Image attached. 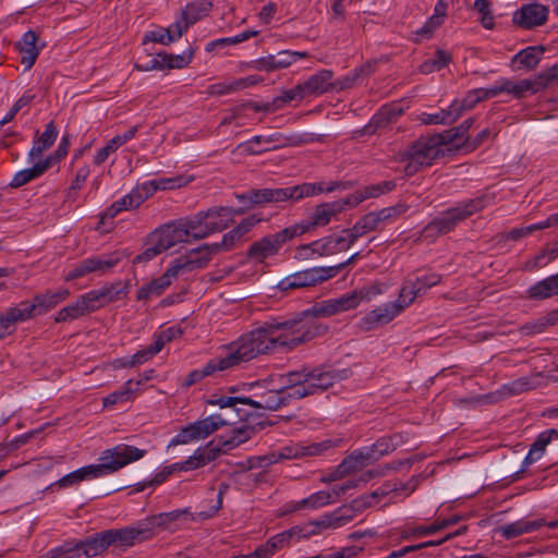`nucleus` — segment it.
<instances>
[{
	"label": "nucleus",
	"instance_id": "f257e3e1",
	"mask_svg": "<svg viewBox=\"0 0 558 558\" xmlns=\"http://www.w3.org/2000/svg\"><path fill=\"white\" fill-rule=\"evenodd\" d=\"M362 299L361 292L353 291L338 299L316 303L292 318H270L260 325L275 352H289L327 332L328 327L319 324L316 318L354 308Z\"/></svg>",
	"mask_w": 558,
	"mask_h": 558
},
{
	"label": "nucleus",
	"instance_id": "f03ea898",
	"mask_svg": "<svg viewBox=\"0 0 558 558\" xmlns=\"http://www.w3.org/2000/svg\"><path fill=\"white\" fill-rule=\"evenodd\" d=\"M262 325L241 336L233 342L226 356L210 360L202 369L192 371L184 380L190 387L217 371H226L260 354L275 353Z\"/></svg>",
	"mask_w": 558,
	"mask_h": 558
},
{
	"label": "nucleus",
	"instance_id": "7ed1b4c3",
	"mask_svg": "<svg viewBox=\"0 0 558 558\" xmlns=\"http://www.w3.org/2000/svg\"><path fill=\"white\" fill-rule=\"evenodd\" d=\"M146 450L134 446L120 444L113 448L106 449L99 457L100 463L89 464L75 470L63 477L57 484L60 487H68L89 478L101 477L114 473L123 466L142 459Z\"/></svg>",
	"mask_w": 558,
	"mask_h": 558
},
{
	"label": "nucleus",
	"instance_id": "20e7f679",
	"mask_svg": "<svg viewBox=\"0 0 558 558\" xmlns=\"http://www.w3.org/2000/svg\"><path fill=\"white\" fill-rule=\"evenodd\" d=\"M228 487L229 486L226 483H221L219 485L217 501L215 505H211L207 510L193 513L190 511L189 508L175 509L169 512H162L144 519L145 523H147L150 530V539L155 536L156 529L158 527L174 532L189 522L205 521L207 519L215 517L216 513L222 507L223 495L227 492Z\"/></svg>",
	"mask_w": 558,
	"mask_h": 558
},
{
	"label": "nucleus",
	"instance_id": "39448f33",
	"mask_svg": "<svg viewBox=\"0 0 558 558\" xmlns=\"http://www.w3.org/2000/svg\"><path fill=\"white\" fill-rule=\"evenodd\" d=\"M486 206L487 197L485 195L461 202L457 206L442 211L427 223L422 230V238L428 242H433L439 235H444L452 231L458 223L468 219Z\"/></svg>",
	"mask_w": 558,
	"mask_h": 558
},
{
	"label": "nucleus",
	"instance_id": "423d86ee",
	"mask_svg": "<svg viewBox=\"0 0 558 558\" xmlns=\"http://www.w3.org/2000/svg\"><path fill=\"white\" fill-rule=\"evenodd\" d=\"M320 191L314 185H292L277 189L250 190L246 193L236 194V199L245 204V211L254 206H260L268 203L300 202L303 198L313 196Z\"/></svg>",
	"mask_w": 558,
	"mask_h": 558
},
{
	"label": "nucleus",
	"instance_id": "0eeeda50",
	"mask_svg": "<svg viewBox=\"0 0 558 558\" xmlns=\"http://www.w3.org/2000/svg\"><path fill=\"white\" fill-rule=\"evenodd\" d=\"M444 146L436 134L427 137H420L405 150L400 153V160L407 162L404 173L408 177L414 175L423 167H428L442 153Z\"/></svg>",
	"mask_w": 558,
	"mask_h": 558
},
{
	"label": "nucleus",
	"instance_id": "6e6552de",
	"mask_svg": "<svg viewBox=\"0 0 558 558\" xmlns=\"http://www.w3.org/2000/svg\"><path fill=\"white\" fill-rule=\"evenodd\" d=\"M558 77V65L554 64L549 70L542 72L534 80H521L519 82L500 78L492 86L490 95L495 97L501 93H508L515 98H523L527 93L534 94L543 88L548 87Z\"/></svg>",
	"mask_w": 558,
	"mask_h": 558
},
{
	"label": "nucleus",
	"instance_id": "1a4fd4ad",
	"mask_svg": "<svg viewBox=\"0 0 558 558\" xmlns=\"http://www.w3.org/2000/svg\"><path fill=\"white\" fill-rule=\"evenodd\" d=\"M232 213L223 206L211 207L207 210H201L191 217L182 218V226L185 227L190 243L203 240L210 234L221 232L227 229L222 222H206L207 218H217L219 216H229Z\"/></svg>",
	"mask_w": 558,
	"mask_h": 558
},
{
	"label": "nucleus",
	"instance_id": "9d476101",
	"mask_svg": "<svg viewBox=\"0 0 558 558\" xmlns=\"http://www.w3.org/2000/svg\"><path fill=\"white\" fill-rule=\"evenodd\" d=\"M349 206L348 197L322 203L314 207L307 219L291 226L295 236H301L305 233L312 232L317 228L326 227L333 217L342 213Z\"/></svg>",
	"mask_w": 558,
	"mask_h": 558
},
{
	"label": "nucleus",
	"instance_id": "9b49d317",
	"mask_svg": "<svg viewBox=\"0 0 558 558\" xmlns=\"http://www.w3.org/2000/svg\"><path fill=\"white\" fill-rule=\"evenodd\" d=\"M227 424L228 420L222 417L221 414H214L195 421L182 427L179 433L170 440L169 447L187 445L205 439Z\"/></svg>",
	"mask_w": 558,
	"mask_h": 558
},
{
	"label": "nucleus",
	"instance_id": "f8f14e48",
	"mask_svg": "<svg viewBox=\"0 0 558 558\" xmlns=\"http://www.w3.org/2000/svg\"><path fill=\"white\" fill-rule=\"evenodd\" d=\"M295 238L291 226L286 227L279 232L265 235L254 241L246 252V257L251 260L263 263L266 258L275 256L286 243Z\"/></svg>",
	"mask_w": 558,
	"mask_h": 558
},
{
	"label": "nucleus",
	"instance_id": "ddd939ff",
	"mask_svg": "<svg viewBox=\"0 0 558 558\" xmlns=\"http://www.w3.org/2000/svg\"><path fill=\"white\" fill-rule=\"evenodd\" d=\"M332 445L331 440H324L310 445L292 444L279 449L278 451L270 452L259 458V460L264 462V465H269L282 460L319 456L330 449Z\"/></svg>",
	"mask_w": 558,
	"mask_h": 558
},
{
	"label": "nucleus",
	"instance_id": "4468645a",
	"mask_svg": "<svg viewBox=\"0 0 558 558\" xmlns=\"http://www.w3.org/2000/svg\"><path fill=\"white\" fill-rule=\"evenodd\" d=\"M110 546H119L123 549L150 539V530L144 520L122 529H110L104 531Z\"/></svg>",
	"mask_w": 558,
	"mask_h": 558
},
{
	"label": "nucleus",
	"instance_id": "2eb2a0df",
	"mask_svg": "<svg viewBox=\"0 0 558 558\" xmlns=\"http://www.w3.org/2000/svg\"><path fill=\"white\" fill-rule=\"evenodd\" d=\"M120 260L121 256L118 252L83 259L64 276V280L72 281L92 272L106 274L117 266Z\"/></svg>",
	"mask_w": 558,
	"mask_h": 558
},
{
	"label": "nucleus",
	"instance_id": "dca6fc26",
	"mask_svg": "<svg viewBox=\"0 0 558 558\" xmlns=\"http://www.w3.org/2000/svg\"><path fill=\"white\" fill-rule=\"evenodd\" d=\"M332 270L328 267H313L298 271L284 277L279 281L278 288L281 291L308 288L319 284L332 278Z\"/></svg>",
	"mask_w": 558,
	"mask_h": 558
},
{
	"label": "nucleus",
	"instance_id": "f3484780",
	"mask_svg": "<svg viewBox=\"0 0 558 558\" xmlns=\"http://www.w3.org/2000/svg\"><path fill=\"white\" fill-rule=\"evenodd\" d=\"M217 253H219L218 246L214 243L203 244L191 250L185 256L175 258L171 264L179 275H183L206 267L213 255Z\"/></svg>",
	"mask_w": 558,
	"mask_h": 558
},
{
	"label": "nucleus",
	"instance_id": "a211bd4d",
	"mask_svg": "<svg viewBox=\"0 0 558 558\" xmlns=\"http://www.w3.org/2000/svg\"><path fill=\"white\" fill-rule=\"evenodd\" d=\"M274 381L272 377L264 379L262 383L257 381L254 384H251V387L255 386H263L266 388L265 392H262L259 395H255L257 399H253L251 397H245V405L251 407L254 410L262 409L267 411H277L283 407H286L284 403V397L282 395L281 387L272 388L271 383Z\"/></svg>",
	"mask_w": 558,
	"mask_h": 558
},
{
	"label": "nucleus",
	"instance_id": "6ab92c4d",
	"mask_svg": "<svg viewBox=\"0 0 558 558\" xmlns=\"http://www.w3.org/2000/svg\"><path fill=\"white\" fill-rule=\"evenodd\" d=\"M69 294L70 292L68 289L47 291L43 294H36L32 303L21 302L19 305L24 314L25 319L27 320L53 308L57 304L65 300Z\"/></svg>",
	"mask_w": 558,
	"mask_h": 558
},
{
	"label": "nucleus",
	"instance_id": "aec40b11",
	"mask_svg": "<svg viewBox=\"0 0 558 558\" xmlns=\"http://www.w3.org/2000/svg\"><path fill=\"white\" fill-rule=\"evenodd\" d=\"M294 136H284L279 132L269 135H255L250 141L242 143L239 147L244 149L251 155H258L263 151L280 149L289 145H298Z\"/></svg>",
	"mask_w": 558,
	"mask_h": 558
},
{
	"label": "nucleus",
	"instance_id": "412c9836",
	"mask_svg": "<svg viewBox=\"0 0 558 558\" xmlns=\"http://www.w3.org/2000/svg\"><path fill=\"white\" fill-rule=\"evenodd\" d=\"M240 427L233 428L228 435L221 436L218 442L221 444L225 453L236 448L241 444H244L257 432L262 430L268 423L260 421L254 423V416L250 417L248 421Z\"/></svg>",
	"mask_w": 558,
	"mask_h": 558
},
{
	"label": "nucleus",
	"instance_id": "4be33fe9",
	"mask_svg": "<svg viewBox=\"0 0 558 558\" xmlns=\"http://www.w3.org/2000/svg\"><path fill=\"white\" fill-rule=\"evenodd\" d=\"M547 7L538 3L523 4L512 15V22L524 29L544 25L547 21Z\"/></svg>",
	"mask_w": 558,
	"mask_h": 558
},
{
	"label": "nucleus",
	"instance_id": "5701e85b",
	"mask_svg": "<svg viewBox=\"0 0 558 558\" xmlns=\"http://www.w3.org/2000/svg\"><path fill=\"white\" fill-rule=\"evenodd\" d=\"M352 375L351 369L342 368H313L308 369L310 388L313 392L327 390L333 384L348 379Z\"/></svg>",
	"mask_w": 558,
	"mask_h": 558
},
{
	"label": "nucleus",
	"instance_id": "b1692460",
	"mask_svg": "<svg viewBox=\"0 0 558 558\" xmlns=\"http://www.w3.org/2000/svg\"><path fill=\"white\" fill-rule=\"evenodd\" d=\"M179 276V272L173 269V265L171 264L160 277L150 280L146 284H143L137 290L136 299L138 301H147L153 296L161 295Z\"/></svg>",
	"mask_w": 558,
	"mask_h": 558
},
{
	"label": "nucleus",
	"instance_id": "393cba45",
	"mask_svg": "<svg viewBox=\"0 0 558 558\" xmlns=\"http://www.w3.org/2000/svg\"><path fill=\"white\" fill-rule=\"evenodd\" d=\"M153 239L158 240L165 251L178 243H190L182 219L163 226L153 232Z\"/></svg>",
	"mask_w": 558,
	"mask_h": 558
},
{
	"label": "nucleus",
	"instance_id": "a878e982",
	"mask_svg": "<svg viewBox=\"0 0 558 558\" xmlns=\"http://www.w3.org/2000/svg\"><path fill=\"white\" fill-rule=\"evenodd\" d=\"M147 193H143L138 189L133 190L121 199L112 203L107 210L100 216V223L104 225L106 219H113L120 211L137 208L147 198Z\"/></svg>",
	"mask_w": 558,
	"mask_h": 558
},
{
	"label": "nucleus",
	"instance_id": "bb28decb",
	"mask_svg": "<svg viewBox=\"0 0 558 558\" xmlns=\"http://www.w3.org/2000/svg\"><path fill=\"white\" fill-rule=\"evenodd\" d=\"M405 441L401 434H393L390 436H384L377 439L372 446L362 448L366 451L367 457L369 456V463L377 461L379 458L395 451L398 447L403 445Z\"/></svg>",
	"mask_w": 558,
	"mask_h": 558
},
{
	"label": "nucleus",
	"instance_id": "cd10ccee",
	"mask_svg": "<svg viewBox=\"0 0 558 558\" xmlns=\"http://www.w3.org/2000/svg\"><path fill=\"white\" fill-rule=\"evenodd\" d=\"M333 72L330 70H320L316 74L308 77V80L301 84L306 97L312 95H320L336 89L333 87L335 82H331Z\"/></svg>",
	"mask_w": 558,
	"mask_h": 558
},
{
	"label": "nucleus",
	"instance_id": "c85d7f7f",
	"mask_svg": "<svg viewBox=\"0 0 558 558\" xmlns=\"http://www.w3.org/2000/svg\"><path fill=\"white\" fill-rule=\"evenodd\" d=\"M37 40L38 37L36 33L34 31H28L16 44V48L21 53L20 62L22 65H24L25 71L32 69L39 54V48L36 45Z\"/></svg>",
	"mask_w": 558,
	"mask_h": 558
},
{
	"label": "nucleus",
	"instance_id": "c756f323",
	"mask_svg": "<svg viewBox=\"0 0 558 558\" xmlns=\"http://www.w3.org/2000/svg\"><path fill=\"white\" fill-rule=\"evenodd\" d=\"M400 307L401 306L398 307L395 302H390L371 311L363 318V322L366 325V329L369 330L379 325L388 324L402 312Z\"/></svg>",
	"mask_w": 558,
	"mask_h": 558
},
{
	"label": "nucleus",
	"instance_id": "7c9ffc66",
	"mask_svg": "<svg viewBox=\"0 0 558 558\" xmlns=\"http://www.w3.org/2000/svg\"><path fill=\"white\" fill-rule=\"evenodd\" d=\"M473 123L474 119L468 118L459 126L451 128L441 133H437L436 135L442 145H452L454 148H466V143L469 141L466 133Z\"/></svg>",
	"mask_w": 558,
	"mask_h": 558
},
{
	"label": "nucleus",
	"instance_id": "2f4dec72",
	"mask_svg": "<svg viewBox=\"0 0 558 558\" xmlns=\"http://www.w3.org/2000/svg\"><path fill=\"white\" fill-rule=\"evenodd\" d=\"M375 61H367L366 63L355 68L344 77L337 80L333 87L338 90L352 88L362 83L366 77L371 76L375 71Z\"/></svg>",
	"mask_w": 558,
	"mask_h": 558
},
{
	"label": "nucleus",
	"instance_id": "473e14b6",
	"mask_svg": "<svg viewBox=\"0 0 558 558\" xmlns=\"http://www.w3.org/2000/svg\"><path fill=\"white\" fill-rule=\"evenodd\" d=\"M393 105L381 107L369 120V122L360 130L354 131V136L372 135L378 129L385 128L395 120Z\"/></svg>",
	"mask_w": 558,
	"mask_h": 558
},
{
	"label": "nucleus",
	"instance_id": "72a5a7b5",
	"mask_svg": "<svg viewBox=\"0 0 558 558\" xmlns=\"http://www.w3.org/2000/svg\"><path fill=\"white\" fill-rule=\"evenodd\" d=\"M207 402L211 405H218L221 409H231L234 415L229 416V418L236 417L239 421H248V418L253 416V413L245 412L239 407L240 404L245 405V397L213 396Z\"/></svg>",
	"mask_w": 558,
	"mask_h": 558
},
{
	"label": "nucleus",
	"instance_id": "f704fd0d",
	"mask_svg": "<svg viewBox=\"0 0 558 558\" xmlns=\"http://www.w3.org/2000/svg\"><path fill=\"white\" fill-rule=\"evenodd\" d=\"M556 222H558V216L557 215H551L550 217H548L544 221H541V222H537V223H533V225H530V226H525V227L514 228V229H512L509 232L499 233L497 235V239H498V242L508 241V240L519 241L522 238L527 236V235L532 234L535 231H538V230L548 228L550 226H554Z\"/></svg>",
	"mask_w": 558,
	"mask_h": 558
},
{
	"label": "nucleus",
	"instance_id": "c9c22d12",
	"mask_svg": "<svg viewBox=\"0 0 558 558\" xmlns=\"http://www.w3.org/2000/svg\"><path fill=\"white\" fill-rule=\"evenodd\" d=\"M57 135V128L53 121H50L46 124L44 133L37 140L34 141L33 147L28 154L29 160H41L43 153L53 145Z\"/></svg>",
	"mask_w": 558,
	"mask_h": 558
},
{
	"label": "nucleus",
	"instance_id": "e433bc0d",
	"mask_svg": "<svg viewBox=\"0 0 558 558\" xmlns=\"http://www.w3.org/2000/svg\"><path fill=\"white\" fill-rule=\"evenodd\" d=\"M395 187L396 182L392 180L366 186L364 191H356L347 196L349 199V207H354L366 198L378 197L381 194L391 192Z\"/></svg>",
	"mask_w": 558,
	"mask_h": 558
},
{
	"label": "nucleus",
	"instance_id": "4c0bfd02",
	"mask_svg": "<svg viewBox=\"0 0 558 558\" xmlns=\"http://www.w3.org/2000/svg\"><path fill=\"white\" fill-rule=\"evenodd\" d=\"M316 242H317V244H315V246H317L316 254L319 257L330 256V255H333V254H337V253H340V252H343V251H347L348 248H350V246L345 240V236L342 232H341V234H338V235L332 234L329 236H324L319 240H316Z\"/></svg>",
	"mask_w": 558,
	"mask_h": 558
},
{
	"label": "nucleus",
	"instance_id": "58836bf2",
	"mask_svg": "<svg viewBox=\"0 0 558 558\" xmlns=\"http://www.w3.org/2000/svg\"><path fill=\"white\" fill-rule=\"evenodd\" d=\"M221 454H226L221 444L211 440L206 446L197 448L194 454L191 456V460H193V465L196 470L216 460Z\"/></svg>",
	"mask_w": 558,
	"mask_h": 558
},
{
	"label": "nucleus",
	"instance_id": "ea45409f",
	"mask_svg": "<svg viewBox=\"0 0 558 558\" xmlns=\"http://www.w3.org/2000/svg\"><path fill=\"white\" fill-rule=\"evenodd\" d=\"M25 320L19 304L2 312L0 314V340L12 335L16 330V325Z\"/></svg>",
	"mask_w": 558,
	"mask_h": 558
},
{
	"label": "nucleus",
	"instance_id": "a19ab883",
	"mask_svg": "<svg viewBox=\"0 0 558 558\" xmlns=\"http://www.w3.org/2000/svg\"><path fill=\"white\" fill-rule=\"evenodd\" d=\"M34 166L28 169H23L15 173L13 177L10 186L12 187H21L32 180L40 177L45 171H47L50 168V161L49 160H35L33 161Z\"/></svg>",
	"mask_w": 558,
	"mask_h": 558
},
{
	"label": "nucleus",
	"instance_id": "79ce46f5",
	"mask_svg": "<svg viewBox=\"0 0 558 558\" xmlns=\"http://www.w3.org/2000/svg\"><path fill=\"white\" fill-rule=\"evenodd\" d=\"M558 294V275H553L538 281L527 290L531 300H544Z\"/></svg>",
	"mask_w": 558,
	"mask_h": 558
},
{
	"label": "nucleus",
	"instance_id": "37998d69",
	"mask_svg": "<svg viewBox=\"0 0 558 558\" xmlns=\"http://www.w3.org/2000/svg\"><path fill=\"white\" fill-rule=\"evenodd\" d=\"M553 437H558V430L555 428L542 432L535 441L531 445L530 451L524 459V464L529 465L538 460L545 451L546 446L551 441Z\"/></svg>",
	"mask_w": 558,
	"mask_h": 558
},
{
	"label": "nucleus",
	"instance_id": "c03bdc74",
	"mask_svg": "<svg viewBox=\"0 0 558 558\" xmlns=\"http://www.w3.org/2000/svg\"><path fill=\"white\" fill-rule=\"evenodd\" d=\"M369 456L367 457L366 451L357 449L345 457L342 462L338 465L340 473L345 477L347 475L363 469L368 465Z\"/></svg>",
	"mask_w": 558,
	"mask_h": 558
},
{
	"label": "nucleus",
	"instance_id": "a18cd8bd",
	"mask_svg": "<svg viewBox=\"0 0 558 558\" xmlns=\"http://www.w3.org/2000/svg\"><path fill=\"white\" fill-rule=\"evenodd\" d=\"M544 50L543 46L526 47L514 54L512 63H520L522 68L533 70L537 66Z\"/></svg>",
	"mask_w": 558,
	"mask_h": 558
},
{
	"label": "nucleus",
	"instance_id": "49530a36",
	"mask_svg": "<svg viewBox=\"0 0 558 558\" xmlns=\"http://www.w3.org/2000/svg\"><path fill=\"white\" fill-rule=\"evenodd\" d=\"M77 545L81 547L82 553L86 554V558L97 556L109 547V543L107 542L104 531L87 537L85 541L78 542Z\"/></svg>",
	"mask_w": 558,
	"mask_h": 558
},
{
	"label": "nucleus",
	"instance_id": "de8ad7c7",
	"mask_svg": "<svg viewBox=\"0 0 558 558\" xmlns=\"http://www.w3.org/2000/svg\"><path fill=\"white\" fill-rule=\"evenodd\" d=\"M211 8L213 3L207 0L192 2L182 11V20L186 21V24L191 26L202 19V16L206 15Z\"/></svg>",
	"mask_w": 558,
	"mask_h": 558
},
{
	"label": "nucleus",
	"instance_id": "09e8293b",
	"mask_svg": "<svg viewBox=\"0 0 558 558\" xmlns=\"http://www.w3.org/2000/svg\"><path fill=\"white\" fill-rule=\"evenodd\" d=\"M537 527L536 522L532 521H515L509 524L501 525L498 531L506 539H511L525 533H530Z\"/></svg>",
	"mask_w": 558,
	"mask_h": 558
},
{
	"label": "nucleus",
	"instance_id": "8fccbe9b",
	"mask_svg": "<svg viewBox=\"0 0 558 558\" xmlns=\"http://www.w3.org/2000/svg\"><path fill=\"white\" fill-rule=\"evenodd\" d=\"M86 314H88V311L84 304V301L80 296L75 303H72V304L61 308L58 312L54 320L57 323H64V322L76 319Z\"/></svg>",
	"mask_w": 558,
	"mask_h": 558
},
{
	"label": "nucleus",
	"instance_id": "3c124183",
	"mask_svg": "<svg viewBox=\"0 0 558 558\" xmlns=\"http://www.w3.org/2000/svg\"><path fill=\"white\" fill-rule=\"evenodd\" d=\"M451 61V54L446 52L445 50L438 49L435 53V57L424 61L420 65V72L423 74H429L436 71H440L445 66H447Z\"/></svg>",
	"mask_w": 558,
	"mask_h": 558
},
{
	"label": "nucleus",
	"instance_id": "603ef678",
	"mask_svg": "<svg viewBox=\"0 0 558 558\" xmlns=\"http://www.w3.org/2000/svg\"><path fill=\"white\" fill-rule=\"evenodd\" d=\"M558 322V311H553L548 315L539 317L533 323H527L521 327L523 335L530 336L539 333L545 330L547 326H553Z\"/></svg>",
	"mask_w": 558,
	"mask_h": 558
},
{
	"label": "nucleus",
	"instance_id": "864d4df0",
	"mask_svg": "<svg viewBox=\"0 0 558 558\" xmlns=\"http://www.w3.org/2000/svg\"><path fill=\"white\" fill-rule=\"evenodd\" d=\"M134 393L133 379H129L119 390L111 392L104 398V405H114L131 400Z\"/></svg>",
	"mask_w": 558,
	"mask_h": 558
},
{
	"label": "nucleus",
	"instance_id": "5fc2aeb1",
	"mask_svg": "<svg viewBox=\"0 0 558 558\" xmlns=\"http://www.w3.org/2000/svg\"><path fill=\"white\" fill-rule=\"evenodd\" d=\"M158 57L162 59L163 66L168 69H182L186 66L193 58V51L189 50L181 54H169L167 52H159Z\"/></svg>",
	"mask_w": 558,
	"mask_h": 558
},
{
	"label": "nucleus",
	"instance_id": "6e6d98bb",
	"mask_svg": "<svg viewBox=\"0 0 558 558\" xmlns=\"http://www.w3.org/2000/svg\"><path fill=\"white\" fill-rule=\"evenodd\" d=\"M279 380L281 381L280 387H296L303 384H307L308 379V368L303 367L301 371H293L287 374L279 375Z\"/></svg>",
	"mask_w": 558,
	"mask_h": 558
},
{
	"label": "nucleus",
	"instance_id": "4d7b16f0",
	"mask_svg": "<svg viewBox=\"0 0 558 558\" xmlns=\"http://www.w3.org/2000/svg\"><path fill=\"white\" fill-rule=\"evenodd\" d=\"M417 296H421L418 291L416 290L415 286L412 284V281L408 279L402 284L398 300L395 301V303L398 305V307L401 306L400 310L403 311L405 307L412 304Z\"/></svg>",
	"mask_w": 558,
	"mask_h": 558
},
{
	"label": "nucleus",
	"instance_id": "13d9d810",
	"mask_svg": "<svg viewBox=\"0 0 558 558\" xmlns=\"http://www.w3.org/2000/svg\"><path fill=\"white\" fill-rule=\"evenodd\" d=\"M165 252V248L161 247V244L158 240L153 239V233L149 236L148 240V246L137 256L134 257L133 263L140 264V263H147Z\"/></svg>",
	"mask_w": 558,
	"mask_h": 558
},
{
	"label": "nucleus",
	"instance_id": "bf43d9fd",
	"mask_svg": "<svg viewBox=\"0 0 558 558\" xmlns=\"http://www.w3.org/2000/svg\"><path fill=\"white\" fill-rule=\"evenodd\" d=\"M173 29L171 27L163 28L160 27L155 31H150L145 34L143 43L146 44L148 41L159 43L162 45H170L175 41V36H172Z\"/></svg>",
	"mask_w": 558,
	"mask_h": 558
},
{
	"label": "nucleus",
	"instance_id": "052dcab7",
	"mask_svg": "<svg viewBox=\"0 0 558 558\" xmlns=\"http://www.w3.org/2000/svg\"><path fill=\"white\" fill-rule=\"evenodd\" d=\"M88 313L95 312L96 310L107 305L102 290H92L81 295Z\"/></svg>",
	"mask_w": 558,
	"mask_h": 558
},
{
	"label": "nucleus",
	"instance_id": "680f3d73",
	"mask_svg": "<svg viewBox=\"0 0 558 558\" xmlns=\"http://www.w3.org/2000/svg\"><path fill=\"white\" fill-rule=\"evenodd\" d=\"M281 389H282V395L286 399L284 400L286 405H288L291 402V400L302 399L307 396L314 395L312 388H310V383L303 384V385H300L296 387H291V388L281 387Z\"/></svg>",
	"mask_w": 558,
	"mask_h": 558
},
{
	"label": "nucleus",
	"instance_id": "e2e57ef3",
	"mask_svg": "<svg viewBox=\"0 0 558 558\" xmlns=\"http://www.w3.org/2000/svg\"><path fill=\"white\" fill-rule=\"evenodd\" d=\"M50 558H86L77 543L73 546L65 544L49 551Z\"/></svg>",
	"mask_w": 558,
	"mask_h": 558
},
{
	"label": "nucleus",
	"instance_id": "0e129e2a",
	"mask_svg": "<svg viewBox=\"0 0 558 558\" xmlns=\"http://www.w3.org/2000/svg\"><path fill=\"white\" fill-rule=\"evenodd\" d=\"M412 281V284L415 286L416 290L418 291V294H424L427 289L438 284L441 280V276L438 274H425L420 277H415V279H409Z\"/></svg>",
	"mask_w": 558,
	"mask_h": 558
},
{
	"label": "nucleus",
	"instance_id": "69168bd1",
	"mask_svg": "<svg viewBox=\"0 0 558 558\" xmlns=\"http://www.w3.org/2000/svg\"><path fill=\"white\" fill-rule=\"evenodd\" d=\"M490 93H492V87L477 88V89L471 90L466 95V97L462 100V104L466 110H470L480 101L495 97L494 95H490Z\"/></svg>",
	"mask_w": 558,
	"mask_h": 558
},
{
	"label": "nucleus",
	"instance_id": "338daca9",
	"mask_svg": "<svg viewBox=\"0 0 558 558\" xmlns=\"http://www.w3.org/2000/svg\"><path fill=\"white\" fill-rule=\"evenodd\" d=\"M474 8L481 14L482 25L487 29H492L495 25L494 16L490 11L492 2L489 0H475Z\"/></svg>",
	"mask_w": 558,
	"mask_h": 558
},
{
	"label": "nucleus",
	"instance_id": "774afa93",
	"mask_svg": "<svg viewBox=\"0 0 558 558\" xmlns=\"http://www.w3.org/2000/svg\"><path fill=\"white\" fill-rule=\"evenodd\" d=\"M408 210V206L405 204H397L395 206L383 208L378 211H374L379 223L387 222L389 220H395L402 214Z\"/></svg>",
	"mask_w": 558,
	"mask_h": 558
}]
</instances>
